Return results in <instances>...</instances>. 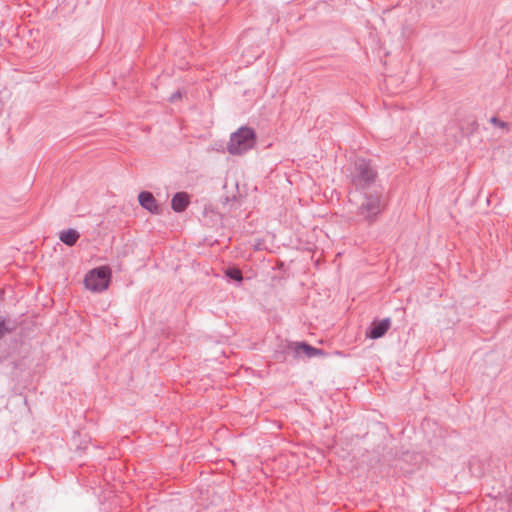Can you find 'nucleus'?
<instances>
[{
    "instance_id": "10",
    "label": "nucleus",
    "mask_w": 512,
    "mask_h": 512,
    "mask_svg": "<svg viewBox=\"0 0 512 512\" xmlns=\"http://www.w3.org/2000/svg\"><path fill=\"white\" fill-rule=\"evenodd\" d=\"M17 328V322L14 319L0 316V339L6 334H10Z\"/></svg>"
},
{
    "instance_id": "11",
    "label": "nucleus",
    "mask_w": 512,
    "mask_h": 512,
    "mask_svg": "<svg viewBox=\"0 0 512 512\" xmlns=\"http://www.w3.org/2000/svg\"><path fill=\"white\" fill-rule=\"evenodd\" d=\"M225 275L228 279L241 284L243 281L242 272L238 268H228L225 272Z\"/></svg>"
},
{
    "instance_id": "6",
    "label": "nucleus",
    "mask_w": 512,
    "mask_h": 512,
    "mask_svg": "<svg viewBox=\"0 0 512 512\" xmlns=\"http://www.w3.org/2000/svg\"><path fill=\"white\" fill-rule=\"evenodd\" d=\"M390 326V318H384L379 321H373L366 331V336L373 340L379 339L386 334Z\"/></svg>"
},
{
    "instance_id": "9",
    "label": "nucleus",
    "mask_w": 512,
    "mask_h": 512,
    "mask_svg": "<svg viewBox=\"0 0 512 512\" xmlns=\"http://www.w3.org/2000/svg\"><path fill=\"white\" fill-rule=\"evenodd\" d=\"M79 238H80V233L77 230L72 229V228L67 229V230H62L59 234V239L61 240V242L69 247L74 246Z\"/></svg>"
},
{
    "instance_id": "3",
    "label": "nucleus",
    "mask_w": 512,
    "mask_h": 512,
    "mask_svg": "<svg viewBox=\"0 0 512 512\" xmlns=\"http://www.w3.org/2000/svg\"><path fill=\"white\" fill-rule=\"evenodd\" d=\"M256 133L253 128L242 126L237 131L233 132L227 144V151L231 155H241L256 144Z\"/></svg>"
},
{
    "instance_id": "2",
    "label": "nucleus",
    "mask_w": 512,
    "mask_h": 512,
    "mask_svg": "<svg viewBox=\"0 0 512 512\" xmlns=\"http://www.w3.org/2000/svg\"><path fill=\"white\" fill-rule=\"evenodd\" d=\"M351 181L357 190H367L375 182L377 172L369 160L358 158L351 171Z\"/></svg>"
},
{
    "instance_id": "5",
    "label": "nucleus",
    "mask_w": 512,
    "mask_h": 512,
    "mask_svg": "<svg viewBox=\"0 0 512 512\" xmlns=\"http://www.w3.org/2000/svg\"><path fill=\"white\" fill-rule=\"evenodd\" d=\"M287 350H291L295 357H299L303 353L309 359L324 354L323 350L313 347L306 342L292 343L288 345Z\"/></svg>"
},
{
    "instance_id": "4",
    "label": "nucleus",
    "mask_w": 512,
    "mask_h": 512,
    "mask_svg": "<svg viewBox=\"0 0 512 512\" xmlns=\"http://www.w3.org/2000/svg\"><path fill=\"white\" fill-rule=\"evenodd\" d=\"M111 276V269L108 266H100L86 274L84 284L92 292H102L108 288Z\"/></svg>"
},
{
    "instance_id": "13",
    "label": "nucleus",
    "mask_w": 512,
    "mask_h": 512,
    "mask_svg": "<svg viewBox=\"0 0 512 512\" xmlns=\"http://www.w3.org/2000/svg\"><path fill=\"white\" fill-rule=\"evenodd\" d=\"M181 97H182L181 92H180V91H177V92H175V93H173V94L171 95V97H170V101H171V102H174V101H176L177 99H179V98H181Z\"/></svg>"
},
{
    "instance_id": "8",
    "label": "nucleus",
    "mask_w": 512,
    "mask_h": 512,
    "mask_svg": "<svg viewBox=\"0 0 512 512\" xmlns=\"http://www.w3.org/2000/svg\"><path fill=\"white\" fill-rule=\"evenodd\" d=\"M190 204L189 195L186 192H177L173 195L171 200V207L176 213H181L186 210Z\"/></svg>"
},
{
    "instance_id": "12",
    "label": "nucleus",
    "mask_w": 512,
    "mask_h": 512,
    "mask_svg": "<svg viewBox=\"0 0 512 512\" xmlns=\"http://www.w3.org/2000/svg\"><path fill=\"white\" fill-rule=\"evenodd\" d=\"M490 122L492 124H494L495 126H498L500 128H506L507 127V123L506 122L500 120L499 118H497L495 116L491 117Z\"/></svg>"
},
{
    "instance_id": "1",
    "label": "nucleus",
    "mask_w": 512,
    "mask_h": 512,
    "mask_svg": "<svg viewBox=\"0 0 512 512\" xmlns=\"http://www.w3.org/2000/svg\"><path fill=\"white\" fill-rule=\"evenodd\" d=\"M363 201L357 208V215L363 217L368 224H373L386 207L382 187L364 190Z\"/></svg>"
},
{
    "instance_id": "7",
    "label": "nucleus",
    "mask_w": 512,
    "mask_h": 512,
    "mask_svg": "<svg viewBox=\"0 0 512 512\" xmlns=\"http://www.w3.org/2000/svg\"><path fill=\"white\" fill-rule=\"evenodd\" d=\"M138 201L142 208L153 213L160 214L161 208L158 205L154 195L149 191H142L138 195Z\"/></svg>"
}]
</instances>
